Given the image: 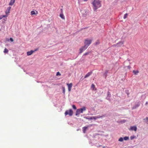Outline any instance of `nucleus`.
<instances>
[{"instance_id":"nucleus-45","label":"nucleus","mask_w":148,"mask_h":148,"mask_svg":"<svg viewBox=\"0 0 148 148\" xmlns=\"http://www.w3.org/2000/svg\"><path fill=\"white\" fill-rule=\"evenodd\" d=\"M22 69H23V71L24 72H26V71L24 69H23V68H22Z\"/></svg>"},{"instance_id":"nucleus-36","label":"nucleus","mask_w":148,"mask_h":148,"mask_svg":"<svg viewBox=\"0 0 148 148\" xmlns=\"http://www.w3.org/2000/svg\"><path fill=\"white\" fill-rule=\"evenodd\" d=\"M97 119L101 118V116L100 115H97L96 116Z\"/></svg>"},{"instance_id":"nucleus-35","label":"nucleus","mask_w":148,"mask_h":148,"mask_svg":"<svg viewBox=\"0 0 148 148\" xmlns=\"http://www.w3.org/2000/svg\"><path fill=\"white\" fill-rule=\"evenodd\" d=\"M10 40L11 42H13L14 41V40L12 38H10Z\"/></svg>"},{"instance_id":"nucleus-5","label":"nucleus","mask_w":148,"mask_h":148,"mask_svg":"<svg viewBox=\"0 0 148 148\" xmlns=\"http://www.w3.org/2000/svg\"><path fill=\"white\" fill-rule=\"evenodd\" d=\"M87 48V47H86V46L84 45L82 47L79 49V54H80L83 51L86 50Z\"/></svg>"},{"instance_id":"nucleus-32","label":"nucleus","mask_w":148,"mask_h":148,"mask_svg":"<svg viewBox=\"0 0 148 148\" xmlns=\"http://www.w3.org/2000/svg\"><path fill=\"white\" fill-rule=\"evenodd\" d=\"M72 107L74 109V110H76V109H77V108L76 107V106H75L74 105H72Z\"/></svg>"},{"instance_id":"nucleus-18","label":"nucleus","mask_w":148,"mask_h":148,"mask_svg":"<svg viewBox=\"0 0 148 148\" xmlns=\"http://www.w3.org/2000/svg\"><path fill=\"white\" fill-rule=\"evenodd\" d=\"M123 43L121 42H118L117 43L114 45L113 46H114V47H116V46H117L118 47V45L119 44H122Z\"/></svg>"},{"instance_id":"nucleus-13","label":"nucleus","mask_w":148,"mask_h":148,"mask_svg":"<svg viewBox=\"0 0 148 148\" xmlns=\"http://www.w3.org/2000/svg\"><path fill=\"white\" fill-rule=\"evenodd\" d=\"M92 72H88L84 76V78H87V77H89L91 74H92Z\"/></svg>"},{"instance_id":"nucleus-39","label":"nucleus","mask_w":148,"mask_h":148,"mask_svg":"<svg viewBox=\"0 0 148 148\" xmlns=\"http://www.w3.org/2000/svg\"><path fill=\"white\" fill-rule=\"evenodd\" d=\"M106 116V115L105 114H104V115H103L102 116H101V118H103V117H105Z\"/></svg>"},{"instance_id":"nucleus-31","label":"nucleus","mask_w":148,"mask_h":148,"mask_svg":"<svg viewBox=\"0 0 148 148\" xmlns=\"http://www.w3.org/2000/svg\"><path fill=\"white\" fill-rule=\"evenodd\" d=\"M91 118H92V119H94L95 120H96L97 119L96 116H91Z\"/></svg>"},{"instance_id":"nucleus-38","label":"nucleus","mask_w":148,"mask_h":148,"mask_svg":"<svg viewBox=\"0 0 148 148\" xmlns=\"http://www.w3.org/2000/svg\"><path fill=\"white\" fill-rule=\"evenodd\" d=\"M110 97H106V99H107V100H110Z\"/></svg>"},{"instance_id":"nucleus-14","label":"nucleus","mask_w":148,"mask_h":148,"mask_svg":"<svg viewBox=\"0 0 148 148\" xmlns=\"http://www.w3.org/2000/svg\"><path fill=\"white\" fill-rule=\"evenodd\" d=\"M108 73V71L106 70L105 73L103 74V75L105 77V78H106L107 76V74Z\"/></svg>"},{"instance_id":"nucleus-29","label":"nucleus","mask_w":148,"mask_h":148,"mask_svg":"<svg viewBox=\"0 0 148 148\" xmlns=\"http://www.w3.org/2000/svg\"><path fill=\"white\" fill-rule=\"evenodd\" d=\"M35 14V12L34 11H32L31 12V15H34Z\"/></svg>"},{"instance_id":"nucleus-27","label":"nucleus","mask_w":148,"mask_h":148,"mask_svg":"<svg viewBox=\"0 0 148 148\" xmlns=\"http://www.w3.org/2000/svg\"><path fill=\"white\" fill-rule=\"evenodd\" d=\"M119 42H121L123 43L122 44H118V47H121L122 45H123V43H124V42L123 41H119Z\"/></svg>"},{"instance_id":"nucleus-21","label":"nucleus","mask_w":148,"mask_h":148,"mask_svg":"<svg viewBox=\"0 0 148 148\" xmlns=\"http://www.w3.org/2000/svg\"><path fill=\"white\" fill-rule=\"evenodd\" d=\"M100 44L99 41V40H97L95 42V45H99Z\"/></svg>"},{"instance_id":"nucleus-20","label":"nucleus","mask_w":148,"mask_h":148,"mask_svg":"<svg viewBox=\"0 0 148 148\" xmlns=\"http://www.w3.org/2000/svg\"><path fill=\"white\" fill-rule=\"evenodd\" d=\"M129 137L128 136H125L124 137L123 139L125 140H129Z\"/></svg>"},{"instance_id":"nucleus-3","label":"nucleus","mask_w":148,"mask_h":148,"mask_svg":"<svg viewBox=\"0 0 148 148\" xmlns=\"http://www.w3.org/2000/svg\"><path fill=\"white\" fill-rule=\"evenodd\" d=\"M91 42L92 40H89L88 38L84 40V45L88 47L89 45L91 44Z\"/></svg>"},{"instance_id":"nucleus-12","label":"nucleus","mask_w":148,"mask_h":148,"mask_svg":"<svg viewBox=\"0 0 148 148\" xmlns=\"http://www.w3.org/2000/svg\"><path fill=\"white\" fill-rule=\"evenodd\" d=\"M15 2V0H11L9 3L8 5H12Z\"/></svg>"},{"instance_id":"nucleus-9","label":"nucleus","mask_w":148,"mask_h":148,"mask_svg":"<svg viewBox=\"0 0 148 148\" xmlns=\"http://www.w3.org/2000/svg\"><path fill=\"white\" fill-rule=\"evenodd\" d=\"M11 8V7L10 6H9L7 8L5 11V13L6 15L10 13V11Z\"/></svg>"},{"instance_id":"nucleus-7","label":"nucleus","mask_w":148,"mask_h":148,"mask_svg":"<svg viewBox=\"0 0 148 148\" xmlns=\"http://www.w3.org/2000/svg\"><path fill=\"white\" fill-rule=\"evenodd\" d=\"M140 106L139 102H138L137 104H135L134 106L132 107V109H135L137 108Z\"/></svg>"},{"instance_id":"nucleus-2","label":"nucleus","mask_w":148,"mask_h":148,"mask_svg":"<svg viewBox=\"0 0 148 148\" xmlns=\"http://www.w3.org/2000/svg\"><path fill=\"white\" fill-rule=\"evenodd\" d=\"M86 107L84 106L82 108L77 109L75 115L78 116L80 114L83 113V112L86 111Z\"/></svg>"},{"instance_id":"nucleus-50","label":"nucleus","mask_w":148,"mask_h":148,"mask_svg":"<svg viewBox=\"0 0 148 148\" xmlns=\"http://www.w3.org/2000/svg\"><path fill=\"white\" fill-rule=\"evenodd\" d=\"M105 147H103V148H105Z\"/></svg>"},{"instance_id":"nucleus-10","label":"nucleus","mask_w":148,"mask_h":148,"mask_svg":"<svg viewBox=\"0 0 148 148\" xmlns=\"http://www.w3.org/2000/svg\"><path fill=\"white\" fill-rule=\"evenodd\" d=\"M36 50H35V51L31 50L30 51H27V55L29 56L31 55L34 51Z\"/></svg>"},{"instance_id":"nucleus-30","label":"nucleus","mask_w":148,"mask_h":148,"mask_svg":"<svg viewBox=\"0 0 148 148\" xmlns=\"http://www.w3.org/2000/svg\"><path fill=\"white\" fill-rule=\"evenodd\" d=\"M127 15L128 14H127V13H126V14H125L123 16V18L125 19L127 17Z\"/></svg>"},{"instance_id":"nucleus-22","label":"nucleus","mask_w":148,"mask_h":148,"mask_svg":"<svg viewBox=\"0 0 148 148\" xmlns=\"http://www.w3.org/2000/svg\"><path fill=\"white\" fill-rule=\"evenodd\" d=\"M90 53V51H88L84 53L83 56H86L89 54Z\"/></svg>"},{"instance_id":"nucleus-8","label":"nucleus","mask_w":148,"mask_h":148,"mask_svg":"<svg viewBox=\"0 0 148 148\" xmlns=\"http://www.w3.org/2000/svg\"><path fill=\"white\" fill-rule=\"evenodd\" d=\"M137 129V128L136 126H131L130 129H129V130H134L135 132L136 131Z\"/></svg>"},{"instance_id":"nucleus-15","label":"nucleus","mask_w":148,"mask_h":148,"mask_svg":"<svg viewBox=\"0 0 148 148\" xmlns=\"http://www.w3.org/2000/svg\"><path fill=\"white\" fill-rule=\"evenodd\" d=\"M133 73L135 75H137L139 73V71L138 70H133Z\"/></svg>"},{"instance_id":"nucleus-25","label":"nucleus","mask_w":148,"mask_h":148,"mask_svg":"<svg viewBox=\"0 0 148 148\" xmlns=\"http://www.w3.org/2000/svg\"><path fill=\"white\" fill-rule=\"evenodd\" d=\"M136 138V136L134 135L132 136H131L130 137V138L131 140H132Z\"/></svg>"},{"instance_id":"nucleus-42","label":"nucleus","mask_w":148,"mask_h":148,"mask_svg":"<svg viewBox=\"0 0 148 148\" xmlns=\"http://www.w3.org/2000/svg\"><path fill=\"white\" fill-rule=\"evenodd\" d=\"M60 10L61 11V13H63V10H62V9H61Z\"/></svg>"},{"instance_id":"nucleus-19","label":"nucleus","mask_w":148,"mask_h":148,"mask_svg":"<svg viewBox=\"0 0 148 148\" xmlns=\"http://www.w3.org/2000/svg\"><path fill=\"white\" fill-rule=\"evenodd\" d=\"M8 52V50L6 48H5L3 51V52L4 53H7Z\"/></svg>"},{"instance_id":"nucleus-23","label":"nucleus","mask_w":148,"mask_h":148,"mask_svg":"<svg viewBox=\"0 0 148 148\" xmlns=\"http://www.w3.org/2000/svg\"><path fill=\"white\" fill-rule=\"evenodd\" d=\"M143 120L146 123L148 122V117H146L145 118L143 119Z\"/></svg>"},{"instance_id":"nucleus-40","label":"nucleus","mask_w":148,"mask_h":148,"mask_svg":"<svg viewBox=\"0 0 148 148\" xmlns=\"http://www.w3.org/2000/svg\"><path fill=\"white\" fill-rule=\"evenodd\" d=\"M7 16V15H3L2 16V17H3V18L4 17H6Z\"/></svg>"},{"instance_id":"nucleus-49","label":"nucleus","mask_w":148,"mask_h":148,"mask_svg":"<svg viewBox=\"0 0 148 148\" xmlns=\"http://www.w3.org/2000/svg\"><path fill=\"white\" fill-rule=\"evenodd\" d=\"M101 146V145H99V147H100V146Z\"/></svg>"},{"instance_id":"nucleus-48","label":"nucleus","mask_w":148,"mask_h":148,"mask_svg":"<svg viewBox=\"0 0 148 148\" xmlns=\"http://www.w3.org/2000/svg\"><path fill=\"white\" fill-rule=\"evenodd\" d=\"M84 0V1H87L88 0Z\"/></svg>"},{"instance_id":"nucleus-47","label":"nucleus","mask_w":148,"mask_h":148,"mask_svg":"<svg viewBox=\"0 0 148 148\" xmlns=\"http://www.w3.org/2000/svg\"><path fill=\"white\" fill-rule=\"evenodd\" d=\"M128 68H130V66H128Z\"/></svg>"},{"instance_id":"nucleus-11","label":"nucleus","mask_w":148,"mask_h":148,"mask_svg":"<svg viewBox=\"0 0 148 148\" xmlns=\"http://www.w3.org/2000/svg\"><path fill=\"white\" fill-rule=\"evenodd\" d=\"M89 126H85L83 127L82 130L83 132L84 133H85L86 132V131L88 130Z\"/></svg>"},{"instance_id":"nucleus-37","label":"nucleus","mask_w":148,"mask_h":148,"mask_svg":"<svg viewBox=\"0 0 148 148\" xmlns=\"http://www.w3.org/2000/svg\"><path fill=\"white\" fill-rule=\"evenodd\" d=\"M128 92V91L127 90H125V92L128 95L129 94V93Z\"/></svg>"},{"instance_id":"nucleus-34","label":"nucleus","mask_w":148,"mask_h":148,"mask_svg":"<svg viewBox=\"0 0 148 148\" xmlns=\"http://www.w3.org/2000/svg\"><path fill=\"white\" fill-rule=\"evenodd\" d=\"M91 88H93V89L95 88V86L94 84H92L91 85Z\"/></svg>"},{"instance_id":"nucleus-43","label":"nucleus","mask_w":148,"mask_h":148,"mask_svg":"<svg viewBox=\"0 0 148 148\" xmlns=\"http://www.w3.org/2000/svg\"><path fill=\"white\" fill-rule=\"evenodd\" d=\"M148 104V102H146L145 103V105L146 106Z\"/></svg>"},{"instance_id":"nucleus-4","label":"nucleus","mask_w":148,"mask_h":148,"mask_svg":"<svg viewBox=\"0 0 148 148\" xmlns=\"http://www.w3.org/2000/svg\"><path fill=\"white\" fill-rule=\"evenodd\" d=\"M64 114L65 116L69 114L70 116H71L73 114V111L71 109H70L69 110H66L64 113Z\"/></svg>"},{"instance_id":"nucleus-1","label":"nucleus","mask_w":148,"mask_h":148,"mask_svg":"<svg viewBox=\"0 0 148 148\" xmlns=\"http://www.w3.org/2000/svg\"><path fill=\"white\" fill-rule=\"evenodd\" d=\"M101 1L99 0H94L92 3L93 10L96 11L98 8L101 6Z\"/></svg>"},{"instance_id":"nucleus-41","label":"nucleus","mask_w":148,"mask_h":148,"mask_svg":"<svg viewBox=\"0 0 148 148\" xmlns=\"http://www.w3.org/2000/svg\"><path fill=\"white\" fill-rule=\"evenodd\" d=\"M2 16H0V20L2 19L3 18L2 17Z\"/></svg>"},{"instance_id":"nucleus-33","label":"nucleus","mask_w":148,"mask_h":148,"mask_svg":"<svg viewBox=\"0 0 148 148\" xmlns=\"http://www.w3.org/2000/svg\"><path fill=\"white\" fill-rule=\"evenodd\" d=\"M56 75L57 76L60 75L61 74L59 72H58L57 73Z\"/></svg>"},{"instance_id":"nucleus-46","label":"nucleus","mask_w":148,"mask_h":148,"mask_svg":"<svg viewBox=\"0 0 148 148\" xmlns=\"http://www.w3.org/2000/svg\"><path fill=\"white\" fill-rule=\"evenodd\" d=\"M6 40H8H8H9V39H8V38H7V39H6Z\"/></svg>"},{"instance_id":"nucleus-17","label":"nucleus","mask_w":148,"mask_h":148,"mask_svg":"<svg viewBox=\"0 0 148 148\" xmlns=\"http://www.w3.org/2000/svg\"><path fill=\"white\" fill-rule=\"evenodd\" d=\"M84 118L86 119H88L89 120H92V118H91V116H84Z\"/></svg>"},{"instance_id":"nucleus-6","label":"nucleus","mask_w":148,"mask_h":148,"mask_svg":"<svg viewBox=\"0 0 148 148\" xmlns=\"http://www.w3.org/2000/svg\"><path fill=\"white\" fill-rule=\"evenodd\" d=\"M66 84L68 86V90L70 92L71 90V88H72V85H73L72 84V83H71L70 84L68 83V84Z\"/></svg>"},{"instance_id":"nucleus-24","label":"nucleus","mask_w":148,"mask_h":148,"mask_svg":"<svg viewBox=\"0 0 148 148\" xmlns=\"http://www.w3.org/2000/svg\"><path fill=\"white\" fill-rule=\"evenodd\" d=\"M111 96V94L109 91H108L107 92V96L108 97H110Z\"/></svg>"},{"instance_id":"nucleus-16","label":"nucleus","mask_w":148,"mask_h":148,"mask_svg":"<svg viewBox=\"0 0 148 148\" xmlns=\"http://www.w3.org/2000/svg\"><path fill=\"white\" fill-rule=\"evenodd\" d=\"M60 16L63 19H65V17H64L63 13H61V14H60Z\"/></svg>"},{"instance_id":"nucleus-26","label":"nucleus","mask_w":148,"mask_h":148,"mask_svg":"<svg viewBox=\"0 0 148 148\" xmlns=\"http://www.w3.org/2000/svg\"><path fill=\"white\" fill-rule=\"evenodd\" d=\"M62 88L63 91V93L64 94L65 93V88L64 87L62 86Z\"/></svg>"},{"instance_id":"nucleus-44","label":"nucleus","mask_w":148,"mask_h":148,"mask_svg":"<svg viewBox=\"0 0 148 148\" xmlns=\"http://www.w3.org/2000/svg\"><path fill=\"white\" fill-rule=\"evenodd\" d=\"M26 73L29 74V75H30L31 74V73Z\"/></svg>"},{"instance_id":"nucleus-28","label":"nucleus","mask_w":148,"mask_h":148,"mask_svg":"<svg viewBox=\"0 0 148 148\" xmlns=\"http://www.w3.org/2000/svg\"><path fill=\"white\" fill-rule=\"evenodd\" d=\"M123 138L122 137H120L118 141L120 142H122L123 141Z\"/></svg>"}]
</instances>
